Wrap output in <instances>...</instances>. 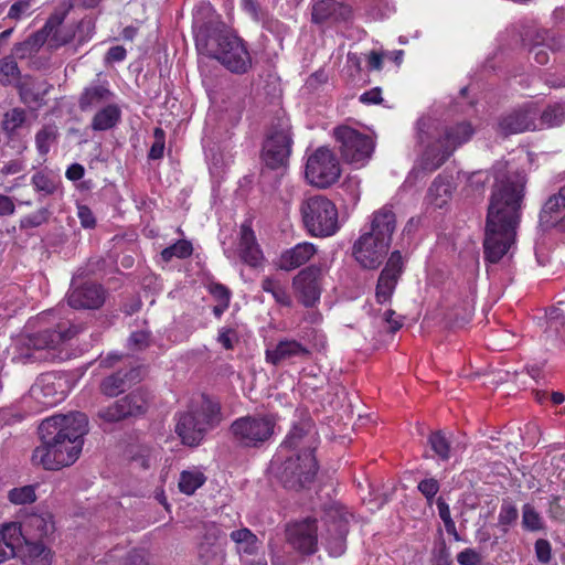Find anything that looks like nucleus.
Masks as SVG:
<instances>
[{"mask_svg": "<svg viewBox=\"0 0 565 565\" xmlns=\"http://www.w3.org/2000/svg\"><path fill=\"white\" fill-rule=\"evenodd\" d=\"M492 173L483 254L487 262L495 264L515 241L527 178L524 170L500 161L493 166Z\"/></svg>", "mask_w": 565, "mask_h": 565, "instance_id": "1", "label": "nucleus"}, {"mask_svg": "<svg viewBox=\"0 0 565 565\" xmlns=\"http://www.w3.org/2000/svg\"><path fill=\"white\" fill-rule=\"evenodd\" d=\"M87 433L88 418L84 413L46 418L39 426L42 445L35 448L32 460L46 470L71 466L78 459Z\"/></svg>", "mask_w": 565, "mask_h": 565, "instance_id": "2", "label": "nucleus"}, {"mask_svg": "<svg viewBox=\"0 0 565 565\" xmlns=\"http://www.w3.org/2000/svg\"><path fill=\"white\" fill-rule=\"evenodd\" d=\"M223 420L221 405L203 395L200 405L179 415L175 433L183 445L196 447Z\"/></svg>", "mask_w": 565, "mask_h": 565, "instance_id": "3", "label": "nucleus"}, {"mask_svg": "<svg viewBox=\"0 0 565 565\" xmlns=\"http://www.w3.org/2000/svg\"><path fill=\"white\" fill-rule=\"evenodd\" d=\"M153 401L152 393L146 387H138L117 398L113 403L100 407L95 419L99 425H114L143 417Z\"/></svg>", "mask_w": 565, "mask_h": 565, "instance_id": "4", "label": "nucleus"}, {"mask_svg": "<svg viewBox=\"0 0 565 565\" xmlns=\"http://www.w3.org/2000/svg\"><path fill=\"white\" fill-rule=\"evenodd\" d=\"M475 134L470 122L461 121L445 129L444 135L434 146H428L423 152L419 167L422 170L433 172L441 167L455 150L469 141Z\"/></svg>", "mask_w": 565, "mask_h": 565, "instance_id": "5", "label": "nucleus"}, {"mask_svg": "<svg viewBox=\"0 0 565 565\" xmlns=\"http://www.w3.org/2000/svg\"><path fill=\"white\" fill-rule=\"evenodd\" d=\"M301 215L306 230L316 237H328L339 230L338 210L323 195H313L301 203Z\"/></svg>", "mask_w": 565, "mask_h": 565, "instance_id": "6", "label": "nucleus"}, {"mask_svg": "<svg viewBox=\"0 0 565 565\" xmlns=\"http://www.w3.org/2000/svg\"><path fill=\"white\" fill-rule=\"evenodd\" d=\"M209 52L230 72L245 74L252 67V57L244 41L230 32L210 38Z\"/></svg>", "mask_w": 565, "mask_h": 565, "instance_id": "7", "label": "nucleus"}, {"mask_svg": "<svg viewBox=\"0 0 565 565\" xmlns=\"http://www.w3.org/2000/svg\"><path fill=\"white\" fill-rule=\"evenodd\" d=\"M274 415H246L236 418L230 426L233 441L242 448H260L275 434Z\"/></svg>", "mask_w": 565, "mask_h": 565, "instance_id": "8", "label": "nucleus"}, {"mask_svg": "<svg viewBox=\"0 0 565 565\" xmlns=\"http://www.w3.org/2000/svg\"><path fill=\"white\" fill-rule=\"evenodd\" d=\"M81 331L79 326L60 323L56 329H45L29 334L24 338L23 345L30 352H26L24 356L34 361L54 359L55 354L51 353V350H55Z\"/></svg>", "mask_w": 565, "mask_h": 565, "instance_id": "9", "label": "nucleus"}, {"mask_svg": "<svg viewBox=\"0 0 565 565\" xmlns=\"http://www.w3.org/2000/svg\"><path fill=\"white\" fill-rule=\"evenodd\" d=\"M318 462L311 452L296 454L288 457L276 471V477L284 488L299 491L310 486L317 475Z\"/></svg>", "mask_w": 565, "mask_h": 565, "instance_id": "10", "label": "nucleus"}, {"mask_svg": "<svg viewBox=\"0 0 565 565\" xmlns=\"http://www.w3.org/2000/svg\"><path fill=\"white\" fill-rule=\"evenodd\" d=\"M291 126L286 119H278L268 130L263 145L262 159L267 168L286 167L291 153Z\"/></svg>", "mask_w": 565, "mask_h": 565, "instance_id": "11", "label": "nucleus"}, {"mask_svg": "<svg viewBox=\"0 0 565 565\" xmlns=\"http://www.w3.org/2000/svg\"><path fill=\"white\" fill-rule=\"evenodd\" d=\"M333 135L342 158L356 166H364L374 150L373 139L351 127L342 126L334 129Z\"/></svg>", "mask_w": 565, "mask_h": 565, "instance_id": "12", "label": "nucleus"}, {"mask_svg": "<svg viewBox=\"0 0 565 565\" xmlns=\"http://www.w3.org/2000/svg\"><path fill=\"white\" fill-rule=\"evenodd\" d=\"M341 169L335 154L326 147L309 156L306 164L307 180L318 188H328L340 178Z\"/></svg>", "mask_w": 565, "mask_h": 565, "instance_id": "13", "label": "nucleus"}, {"mask_svg": "<svg viewBox=\"0 0 565 565\" xmlns=\"http://www.w3.org/2000/svg\"><path fill=\"white\" fill-rule=\"evenodd\" d=\"M322 523L324 531L321 539L331 556H341L347 548V534L349 532L348 513L340 507L332 504L324 510Z\"/></svg>", "mask_w": 565, "mask_h": 565, "instance_id": "14", "label": "nucleus"}, {"mask_svg": "<svg viewBox=\"0 0 565 565\" xmlns=\"http://www.w3.org/2000/svg\"><path fill=\"white\" fill-rule=\"evenodd\" d=\"M322 268L309 265L302 268L292 279V288L298 301L311 308L320 300L322 287Z\"/></svg>", "mask_w": 565, "mask_h": 565, "instance_id": "15", "label": "nucleus"}, {"mask_svg": "<svg viewBox=\"0 0 565 565\" xmlns=\"http://www.w3.org/2000/svg\"><path fill=\"white\" fill-rule=\"evenodd\" d=\"M318 445L319 436L316 424L311 418L306 417L292 425L280 447L297 450V454L300 455L303 452L315 455Z\"/></svg>", "mask_w": 565, "mask_h": 565, "instance_id": "16", "label": "nucleus"}, {"mask_svg": "<svg viewBox=\"0 0 565 565\" xmlns=\"http://www.w3.org/2000/svg\"><path fill=\"white\" fill-rule=\"evenodd\" d=\"M288 544L301 554L311 555L318 548L317 520L307 518L289 524L286 529Z\"/></svg>", "mask_w": 565, "mask_h": 565, "instance_id": "17", "label": "nucleus"}, {"mask_svg": "<svg viewBox=\"0 0 565 565\" xmlns=\"http://www.w3.org/2000/svg\"><path fill=\"white\" fill-rule=\"evenodd\" d=\"M28 122V114L24 108L13 107L3 113L0 128L6 138V145L21 154L28 149L22 130Z\"/></svg>", "mask_w": 565, "mask_h": 565, "instance_id": "18", "label": "nucleus"}, {"mask_svg": "<svg viewBox=\"0 0 565 565\" xmlns=\"http://www.w3.org/2000/svg\"><path fill=\"white\" fill-rule=\"evenodd\" d=\"M391 243L362 234L353 245V256L365 269H375L387 255Z\"/></svg>", "mask_w": 565, "mask_h": 565, "instance_id": "19", "label": "nucleus"}, {"mask_svg": "<svg viewBox=\"0 0 565 565\" xmlns=\"http://www.w3.org/2000/svg\"><path fill=\"white\" fill-rule=\"evenodd\" d=\"M141 380L139 366L121 367L105 375L98 383V392L108 398L118 397Z\"/></svg>", "mask_w": 565, "mask_h": 565, "instance_id": "20", "label": "nucleus"}, {"mask_svg": "<svg viewBox=\"0 0 565 565\" xmlns=\"http://www.w3.org/2000/svg\"><path fill=\"white\" fill-rule=\"evenodd\" d=\"M403 270L404 262L402 254L399 250H394L377 279L375 297L379 303H386L391 300Z\"/></svg>", "mask_w": 565, "mask_h": 565, "instance_id": "21", "label": "nucleus"}, {"mask_svg": "<svg viewBox=\"0 0 565 565\" xmlns=\"http://www.w3.org/2000/svg\"><path fill=\"white\" fill-rule=\"evenodd\" d=\"M539 110L532 105L515 109L501 116L498 122V132L504 137L513 134H520L525 130H535L537 128L536 118Z\"/></svg>", "mask_w": 565, "mask_h": 565, "instance_id": "22", "label": "nucleus"}, {"mask_svg": "<svg viewBox=\"0 0 565 565\" xmlns=\"http://www.w3.org/2000/svg\"><path fill=\"white\" fill-rule=\"evenodd\" d=\"M351 7L338 0H317L311 7V22L317 25H332L351 18Z\"/></svg>", "mask_w": 565, "mask_h": 565, "instance_id": "23", "label": "nucleus"}, {"mask_svg": "<svg viewBox=\"0 0 565 565\" xmlns=\"http://www.w3.org/2000/svg\"><path fill=\"white\" fill-rule=\"evenodd\" d=\"M106 299L105 289L94 282H84L76 286L73 280L67 295V302L74 309H98Z\"/></svg>", "mask_w": 565, "mask_h": 565, "instance_id": "24", "label": "nucleus"}, {"mask_svg": "<svg viewBox=\"0 0 565 565\" xmlns=\"http://www.w3.org/2000/svg\"><path fill=\"white\" fill-rule=\"evenodd\" d=\"M21 530V544L29 542H42L54 532V522L50 513L30 514L21 523H17Z\"/></svg>", "mask_w": 565, "mask_h": 565, "instance_id": "25", "label": "nucleus"}, {"mask_svg": "<svg viewBox=\"0 0 565 565\" xmlns=\"http://www.w3.org/2000/svg\"><path fill=\"white\" fill-rule=\"evenodd\" d=\"M65 17V11L53 13L42 29L28 36L25 41L30 43L31 50L38 52L49 39L55 46L67 44L70 42V38H60L61 31L58 30V26L63 24Z\"/></svg>", "mask_w": 565, "mask_h": 565, "instance_id": "26", "label": "nucleus"}, {"mask_svg": "<svg viewBox=\"0 0 565 565\" xmlns=\"http://www.w3.org/2000/svg\"><path fill=\"white\" fill-rule=\"evenodd\" d=\"M540 224L544 228H565V185L544 203L540 212Z\"/></svg>", "mask_w": 565, "mask_h": 565, "instance_id": "27", "label": "nucleus"}, {"mask_svg": "<svg viewBox=\"0 0 565 565\" xmlns=\"http://www.w3.org/2000/svg\"><path fill=\"white\" fill-rule=\"evenodd\" d=\"M309 355L310 351L295 339H282L274 348L267 349L265 352L266 362L275 366L280 365L287 360L308 358Z\"/></svg>", "mask_w": 565, "mask_h": 565, "instance_id": "28", "label": "nucleus"}, {"mask_svg": "<svg viewBox=\"0 0 565 565\" xmlns=\"http://www.w3.org/2000/svg\"><path fill=\"white\" fill-rule=\"evenodd\" d=\"M316 253L317 247L312 243L302 242L284 250L276 265L281 270L291 271L306 265Z\"/></svg>", "mask_w": 565, "mask_h": 565, "instance_id": "29", "label": "nucleus"}, {"mask_svg": "<svg viewBox=\"0 0 565 565\" xmlns=\"http://www.w3.org/2000/svg\"><path fill=\"white\" fill-rule=\"evenodd\" d=\"M395 228V213L393 212L392 206L385 205L373 213L371 228L364 234L371 235L374 238H383V241L391 243Z\"/></svg>", "mask_w": 565, "mask_h": 565, "instance_id": "30", "label": "nucleus"}, {"mask_svg": "<svg viewBox=\"0 0 565 565\" xmlns=\"http://www.w3.org/2000/svg\"><path fill=\"white\" fill-rule=\"evenodd\" d=\"M222 536L223 532L215 523L204 525V533L198 546V555L202 563L210 564L218 557Z\"/></svg>", "mask_w": 565, "mask_h": 565, "instance_id": "31", "label": "nucleus"}, {"mask_svg": "<svg viewBox=\"0 0 565 565\" xmlns=\"http://www.w3.org/2000/svg\"><path fill=\"white\" fill-rule=\"evenodd\" d=\"M238 252L241 259L252 267H257L263 260V253L257 244L255 233L246 223L241 226Z\"/></svg>", "mask_w": 565, "mask_h": 565, "instance_id": "32", "label": "nucleus"}, {"mask_svg": "<svg viewBox=\"0 0 565 565\" xmlns=\"http://www.w3.org/2000/svg\"><path fill=\"white\" fill-rule=\"evenodd\" d=\"M31 396L44 406H53L62 401V392L55 386V377L51 374L41 375L31 386Z\"/></svg>", "mask_w": 565, "mask_h": 565, "instance_id": "33", "label": "nucleus"}, {"mask_svg": "<svg viewBox=\"0 0 565 565\" xmlns=\"http://www.w3.org/2000/svg\"><path fill=\"white\" fill-rule=\"evenodd\" d=\"M21 530L17 523L3 524L0 529V564L14 557L21 546Z\"/></svg>", "mask_w": 565, "mask_h": 565, "instance_id": "34", "label": "nucleus"}, {"mask_svg": "<svg viewBox=\"0 0 565 565\" xmlns=\"http://www.w3.org/2000/svg\"><path fill=\"white\" fill-rule=\"evenodd\" d=\"M114 94L107 84H92L84 88L78 98V106L82 111H88L93 108L110 100Z\"/></svg>", "mask_w": 565, "mask_h": 565, "instance_id": "35", "label": "nucleus"}, {"mask_svg": "<svg viewBox=\"0 0 565 565\" xmlns=\"http://www.w3.org/2000/svg\"><path fill=\"white\" fill-rule=\"evenodd\" d=\"M230 539L235 544V550L238 554L257 555L262 547L260 540L247 527L232 531Z\"/></svg>", "mask_w": 565, "mask_h": 565, "instance_id": "36", "label": "nucleus"}, {"mask_svg": "<svg viewBox=\"0 0 565 565\" xmlns=\"http://www.w3.org/2000/svg\"><path fill=\"white\" fill-rule=\"evenodd\" d=\"M22 558L24 565H51L52 552L43 542L22 543Z\"/></svg>", "mask_w": 565, "mask_h": 565, "instance_id": "37", "label": "nucleus"}, {"mask_svg": "<svg viewBox=\"0 0 565 565\" xmlns=\"http://www.w3.org/2000/svg\"><path fill=\"white\" fill-rule=\"evenodd\" d=\"M121 118V110L116 104L100 108L93 117L90 127L94 131H105L114 128Z\"/></svg>", "mask_w": 565, "mask_h": 565, "instance_id": "38", "label": "nucleus"}, {"mask_svg": "<svg viewBox=\"0 0 565 565\" xmlns=\"http://www.w3.org/2000/svg\"><path fill=\"white\" fill-rule=\"evenodd\" d=\"M544 39V33L531 29L526 30L522 35V43L524 45H531L530 52L533 54L535 62L540 65L546 64L550 58L547 51L543 46Z\"/></svg>", "mask_w": 565, "mask_h": 565, "instance_id": "39", "label": "nucleus"}, {"mask_svg": "<svg viewBox=\"0 0 565 565\" xmlns=\"http://www.w3.org/2000/svg\"><path fill=\"white\" fill-rule=\"evenodd\" d=\"M31 184L41 196H50L58 190L61 181L50 172L38 171L32 175Z\"/></svg>", "mask_w": 565, "mask_h": 565, "instance_id": "40", "label": "nucleus"}, {"mask_svg": "<svg viewBox=\"0 0 565 565\" xmlns=\"http://www.w3.org/2000/svg\"><path fill=\"white\" fill-rule=\"evenodd\" d=\"M206 477L198 469L183 470L179 479V489L182 493L191 495L204 484Z\"/></svg>", "mask_w": 565, "mask_h": 565, "instance_id": "41", "label": "nucleus"}, {"mask_svg": "<svg viewBox=\"0 0 565 565\" xmlns=\"http://www.w3.org/2000/svg\"><path fill=\"white\" fill-rule=\"evenodd\" d=\"M21 72L14 55L0 58V84L2 86L14 85L20 82Z\"/></svg>", "mask_w": 565, "mask_h": 565, "instance_id": "42", "label": "nucleus"}, {"mask_svg": "<svg viewBox=\"0 0 565 565\" xmlns=\"http://www.w3.org/2000/svg\"><path fill=\"white\" fill-rule=\"evenodd\" d=\"M565 122V102L548 105L540 115L542 127H556Z\"/></svg>", "mask_w": 565, "mask_h": 565, "instance_id": "43", "label": "nucleus"}, {"mask_svg": "<svg viewBox=\"0 0 565 565\" xmlns=\"http://www.w3.org/2000/svg\"><path fill=\"white\" fill-rule=\"evenodd\" d=\"M15 87L18 89L20 100L24 105H26V106L35 105L36 107H41L45 104L44 95H45L46 90H44V92L36 90L33 87L32 83H30L28 79H25L23 82H21V81L18 82L15 84Z\"/></svg>", "mask_w": 565, "mask_h": 565, "instance_id": "44", "label": "nucleus"}, {"mask_svg": "<svg viewBox=\"0 0 565 565\" xmlns=\"http://www.w3.org/2000/svg\"><path fill=\"white\" fill-rule=\"evenodd\" d=\"M58 129L55 125H45L35 134V147L41 156L50 152L51 146L57 141Z\"/></svg>", "mask_w": 565, "mask_h": 565, "instance_id": "45", "label": "nucleus"}, {"mask_svg": "<svg viewBox=\"0 0 565 565\" xmlns=\"http://www.w3.org/2000/svg\"><path fill=\"white\" fill-rule=\"evenodd\" d=\"M428 444L440 460H449L451 456V445L449 438L443 430L433 431L428 437Z\"/></svg>", "mask_w": 565, "mask_h": 565, "instance_id": "46", "label": "nucleus"}, {"mask_svg": "<svg viewBox=\"0 0 565 565\" xmlns=\"http://www.w3.org/2000/svg\"><path fill=\"white\" fill-rule=\"evenodd\" d=\"M262 289L270 294L275 301L281 306H291V298L286 288L276 279L266 277L262 280Z\"/></svg>", "mask_w": 565, "mask_h": 565, "instance_id": "47", "label": "nucleus"}, {"mask_svg": "<svg viewBox=\"0 0 565 565\" xmlns=\"http://www.w3.org/2000/svg\"><path fill=\"white\" fill-rule=\"evenodd\" d=\"M193 247L189 241L180 239L173 245L164 248L161 252V257L164 262H170L173 257L186 258L192 255Z\"/></svg>", "mask_w": 565, "mask_h": 565, "instance_id": "48", "label": "nucleus"}, {"mask_svg": "<svg viewBox=\"0 0 565 565\" xmlns=\"http://www.w3.org/2000/svg\"><path fill=\"white\" fill-rule=\"evenodd\" d=\"M519 518V511L516 507L509 500H503L499 516L498 524L502 527V531L508 532V526L515 524Z\"/></svg>", "mask_w": 565, "mask_h": 565, "instance_id": "49", "label": "nucleus"}, {"mask_svg": "<svg viewBox=\"0 0 565 565\" xmlns=\"http://www.w3.org/2000/svg\"><path fill=\"white\" fill-rule=\"evenodd\" d=\"M522 525L525 530L532 532L543 529L540 513L530 503L524 504L522 508Z\"/></svg>", "mask_w": 565, "mask_h": 565, "instance_id": "50", "label": "nucleus"}, {"mask_svg": "<svg viewBox=\"0 0 565 565\" xmlns=\"http://www.w3.org/2000/svg\"><path fill=\"white\" fill-rule=\"evenodd\" d=\"M428 194L435 196V205L441 207L450 195V184L440 178H436L429 186Z\"/></svg>", "mask_w": 565, "mask_h": 565, "instance_id": "51", "label": "nucleus"}, {"mask_svg": "<svg viewBox=\"0 0 565 565\" xmlns=\"http://www.w3.org/2000/svg\"><path fill=\"white\" fill-rule=\"evenodd\" d=\"M8 498L14 504H26L34 502L36 495L33 486H24L10 490Z\"/></svg>", "mask_w": 565, "mask_h": 565, "instance_id": "52", "label": "nucleus"}, {"mask_svg": "<svg viewBox=\"0 0 565 565\" xmlns=\"http://www.w3.org/2000/svg\"><path fill=\"white\" fill-rule=\"evenodd\" d=\"M154 141L150 147L148 152V158L150 160H159L163 157L164 152V143H166V132L162 128L157 127L153 130Z\"/></svg>", "mask_w": 565, "mask_h": 565, "instance_id": "53", "label": "nucleus"}, {"mask_svg": "<svg viewBox=\"0 0 565 565\" xmlns=\"http://www.w3.org/2000/svg\"><path fill=\"white\" fill-rule=\"evenodd\" d=\"M49 216H50L49 210L46 207H42V209L38 210L36 212L21 218L20 227L21 228L38 227V226L44 224L45 222H47Z\"/></svg>", "mask_w": 565, "mask_h": 565, "instance_id": "54", "label": "nucleus"}, {"mask_svg": "<svg viewBox=\"0 0 565 565\" xmlns=\"http://www.w3.org/2000/svg\"><path fill=\"white\" fill-rule=\"evenodd\" d=\"M435 127V122L430 118L422 117L416 122V137L417 141L423 145L429 142L431 138V131Z\"/></svg>", "mask_w": 565, "mask_h": 565, "instance_id": "55", "label": "nucleus"}, {"mask_svg": "<svg viewBox=\"0 0 565 565\" xmlns=\"http://www.w3.org/2000/svg\"><path fill=\"white\" fill-rule=\"evenodd\" d=\"M550 516L559 522H565V495H553L548 508Z\"/></svg>", "mask_w": 565, "mask_h": 565, "instance_id": "56", "label": "nucleus"}, {"mask_svg": "<svg viewBox=\"0 0 565 565\" xmlns=\"http://www.w3.org/2000/svg\"><path fill=\"white\" fill-rule=\"evenodd\" d=\"M33 0H17L9 9L8 18L20 20L22 17L31 13Z\"/></svg>", "mask_w": 565, "mask_h": 565, "instance_id": "57", "label": "nucleus"}, {"mask_svg": "<svg viewBox=\"0 0 565 565\" xmlns=\"http://www.w3.org/2000/svg\"><path fill=\"white\" fill-rule=\"evenodd\" d=\"M535 555L541 564H548L552 559V546L545 539L536 540L534 544Z\"/></svg>", "mask_w": 565, "mask_h": 565, "instance_id": "58", "label": "nucleus"}, {"mask_svg": "<svg viewBox=\"0 0 565 565\" xmlns=\"http://www.w3.org/2000/svg\"><path fill=\"white\" fill-rule=\"evenodd\" d=\"M547 318V327L550 329H554L556 332L559 330V328L565 327V317L562 309L558 307H552L546 312Z\"/></svg>", "mask_w": 565, "mask_h": 565, "instance_id": "59", "label": "nucleus"}, {"mask_svg": "<svg viewBox=\"0 0 565 565\" xmlns=\"http://www.w3.org/2000/svg\"><path fill=\"white\" fill-rule=\"evenodd\" d=\"M209 291L220 303H224V307L230 306L231 291L226 286L218 282H211L209 285Z\"/></svg>", "mask_w": 565, "mask_h": 565, "instance_id": "60", "label": "nucleus"}, {"mask_svg": "<svg viewBox=\"0 0 565 565\" xmlns=\"http://www.w3.org/2000/svg\"><path fill=\"white\" fill-rule=\"evenodd\" d=\"M417 488L427 501L430 502L439 491V482L434 478L424 479L418 483Z\"/></svg>", "mask_w": 565, "mask_h": 565, "instance_id": "61", "label": "nucleus"}, {"mask_svg": "<svg viewBox=\"0 0 565 565\" xmlns=\"http://www.w3.org/2000/svg\"><path fill=\"white\" fill-rule=\"evenodd\" d=\"M237 333L232 328H222L218 331L217 342L225 349L232 350L235 342H237Z\"/></svg>", "mask_w": 565, "mask_h": 565, "instance_id": "62", "label": "nucleus"}, {"mask_svg": "<svg viewBox=\"0 0 565 565\" xmlns=\"http://www.w3.org/2000/svg\"><path fill=\"white\" fill-rule=\"evenodd\" d=\"M244 10L257 22L264 21L266 12L262 9L257 0H242Z\"/></svg>", "mask_w": 565, "mask_h": 565, "instance_id": "63", "label": "nucleus"}, {"mask_svg": "<svg viewBox=\"0 0 565 565\" xmlns=\"http://www.w3.org/2000/svg\"><path fill=\"white\" fill-rule=\"evenodd\" d=\"M457 562L460 565H479L481 555L473 548H465L457 555Z\"/></svg>", "mask_w": 565, "mask_h": 565, "instance_id": "64", "label": "nucleus"}]
</instances>
